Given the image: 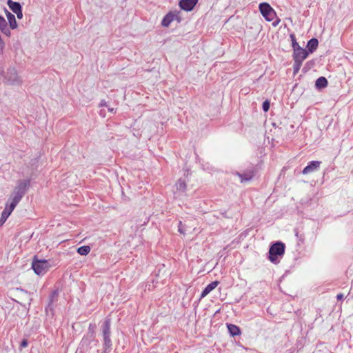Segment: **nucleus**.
<instances>
[{
  "mask_svg": "<svg viewBox=\"0 0 353 353\" xmlns=\"http://www.w3.org/2000/svg\"><path fill=\"white\" fill-rule=\"evenodd\" d=\"M176 190L181 192L186 191L187 185L185 180L180 179L176 183Z\"/></svg>",
  "mask_w": 353,
  "mask_h": 353,
  "instance_id": "obj_19",
  "label": "nucleus"
},
{
  "mask_svg": "<svg viewBox=\"0 0 353 353\" xmlns=\"http://www.w3.org/2000/svg\"><path fill=\"white\" fill-rule=\"evenodd\" d=\"M174 18V15L171 13L166 14L161 21V25L164 27H168L172 21H173Z\"/></svg>",
  "mask_w": 353,
  "mask_h": 353,
  "instance_id": "obj_17",
  "label": "nucleus"
},
{
  "mask_svg": "<svg viewBox=\"0 0 353 353\" xmlns=\"http://www.w3.org/2000/svg\"><path fill=\"white\" fill-rule=\"evenodd\" d=\"M7 4L10 9L14 13L21 9V6L18 2L12 1V0H8Z\"/></svg>",
  "mask_w": 353,
  "mask_h": 353,
  "instance_id": "obj_18",
  "label": "nucleus"
},
{
  "mask_svg": "<svg viewBox=\"0 0 353 353\" xmlns=\"http://www.w3.org/2000/svg\"><path fill=\"white\" fill-rule=\"evenodd\" d=\"M30 186L29 180L19 181L9 195L1 214L9 217L18 203L21 201Z\"/></svg>",
  "mask_w": 353,
  "mask_h": 353,
  "instance_id": "obj_1",
  "label": "nucleus"
},
{
  "mask_svg": "<svg viewBox=\"0 0 353 353\" xmlns=\"http://www.w3.org/2000/svg\"><path fill=\"white\" fill-rule=\"evenodd\" d=\"M178 231L181 233V234H184L185 233V230L183 229V224H182V222L180 221L179 222V230Z\"/></svg>",
  "mask_w": 353,
  "mask_h": 353,
  "instance_id": "obj_25",
  "label": "nucleus"
},
{
  "mask_svg": "<svg viewBox=\"0 0 353 353\" xmlns=\"http://www.w3.org/2000/svg\"><path fill=\"white\" fill-rule=\"evenodd\" d=\"M0 30L7 37H10L11 31L8 27L7 21L1 15H0Z\"/></svg>",
  "mask_w": 353,
  "mask_h": 353,
  "instance_id": "obj_12",
  "label": "nucleus"
},
{
  "mask_svg": "<svg viewBox=\"0 0 353 353\" xmlns=\"http://www.w3.org/2000/svg\"><path fill=\"white\" fill-rule=\"evenodd\" d=\"M259 10L268 21H272L276 16L275 11L268 3H260Z\"/></svg>",
  "mask_w": 353,
  "mask_h": 353,
  "instance_id": "obj_7",
  "label": "nucleus"
},
{
  "mask_svg": "<svg viewBox=\"0 0 353 353\" xmlns=\"http://www.w3.org/2000/svg\"><path fill=\"white\" fill-rule=\"evenodd\" d=\"M108 110L110 112H114V108H109Z\"/></svg>",
  "mask_w": 353,
  "mask_h": 353,
  "instance_id": "obj_29",
  "label": "nucleus"
},
{
  "mask_svg": "<svg viewBox=\"0 0 353 353\" xmlns=\"http://www.w3.org/2000/svg\"><path fill=\"white\" fill-rule=\"evenodd\" d=\"M100 106L101 107H103V106H107V103H106V101L105 100H102L100 103Z\"/></svg>",
  "mask_w": 353,
  "mask_h": 353,
  "instance_id": "obj_27",
  "label": "nucleus"
},
{
  "mask_svg": "<svg viewBox=\"0 0 353 353\" xmlns=\"http://www.w3.org/2000/svg\"><path fill=\"white\" fill-rule=\"evenodd\" d=\"M8 217L5 216L4 214H1V218H0V227L2 226L4 223L6 221Z\"/></svg>",
  "mask_w": 353,
  "mask_h": 353,
  "instance_id": "obj_23",
  "label": "nucleus"
},
{
  "mask_svg": "<svg viewBox=\"0 0 353 353\" xmlns=\"http://www.w3.org/2000/svg\"><path fill=\"white\" fill-rule=\"evenodd\" d=\"M270 109V102L266 100L263 103V110L265 112H268Z\"/></svg>",
  "mask_w": 353,
  "mask_h": 353,
  "instance_id": "obj_22",
  "label": "nucleus"
},
{
  "mask_svg": "<svg viewBox=\"0 0 353 353\" xmlns=\"http://www.w3.org/2000/svg\"><path fill=\"white\" fill-rule=\"evenodd\" d=\"M17 14V17L18 19H21L23 17V12H22V8L19 10H17V12H14Z\"/></svg>",
  "mask_w": 353,
  "mask_h": 353,
  "instance_id": "obj_26",
  "label": "nucleus"
},
{
  "mask_svg": "<svg viewBox=\"0 0 353 353\" xmlns=\"http://www.w3.org/2000/svg\"><path fill=\"white\" fill-rule=\"evenodd\" d=\"M227 327L230 334L232 336H239L241 334V330L238 326L233 324H228Z\"/></svg>",
  "mask_w": 353,
  "mask_h": 353,
  "instance_id": "obj_15",
  "label": "nucleus"
},
{
  "mask_svg": "<svg viewBox=\"0 0 353 353\" xmlns=\"http://www.w3.org/2000/svg\"><path fill=\"white\" fill-rule=\"evenodd\" d=\"M32 268L37 275H43L48 270L50 264L47 260H38L34 258L32 263Z\"/></svg>",
  "mask_w": 353,
  "mask_h": 353,
  "instance_id": "obj_6",
  "label": "nucleus"
},
{
  "mask_svg": "<svg viewBox=\"0 0 353 353\" xmlns=\"http://www.w3.org/2000/svg\"><path fill=\"white\" fill-rule=\"evenodd\" d=\"M197 3L198 0H181L179 6L182 10L191 11Z\"/></svg>",
  "mask_w": 353,
  "mask_h": 353,
  "instance_id": "obj_8",
  "label": "nucleus"
},
{
  "mask_svg": "<svg viewBox=\"0 0 353 353\" xmlns=\"http://www.w3.org/2000/svg\"><path fill=\"white\" fill-rule=\"evenodd\" d=\"M343 295L342 294H339L337 296H336V299L337 300H341L343 299Z\"/></svg>",
  "mask_w": 353,
  "mask_h": 353,
  "instance_id": "obj_28",
  "label": "nucleus"
},
{
  "mask_svg": "<svg viewBox=\"0 0 353 353\" xmlns=\"http://www.w3.org/2000/svg\"><path fill=\"white\" fill-rule=\"evenodd\" d=\"M5 12H6L7 19L9 22L10 28L11 29H16L17 28V23L14 15L13 14H12L11 12H10L6 9L5 10Z\"/></svg>",
  "mask_w": 353,
  "mask_h": 353,
  "instance_id": "obj_13",
  "label": "nucleus"
},
{
  "mask_svg": "<svg viewBox=\"0 0 353 353\" xmlns=\"http://www.w3.org/2000/svg\"><path fill=\"white\" fill-rule=\"evenodd\" d=\"M290 39H291V41H292V48H293L294 51L295 50H298V49L302 48L301 47L299 46V43H297L294 34H290Z\"/></svg>",
  "mask_w": 353,
  "mask_h": 353,
  "instance_id": "obj_21",
  "label": "nucleus"
},
{
  "mask_svg": "<svg viewBox=\"0 0 353 353\" xmlns=\"http://www.w3.org/2000/svg\"><path fill=\"white\" fill-rule=\"evenodd\" d=\"M321 162L319 161H312L303 170V174H307L319 170Z\"/></svg>",
  "mask_w": 353,
  "mask_h": 353,
  "instance_id": "obj_9",
  "label": "nucleus"
},
{
  "mask_svg": "<svg viewBox=\"0 0 353 353\" xmlns=\"http://www.w3.org/2000/svg\"><path fill=\"white\" fill-rule=\"evenodd\" d=\"M90 252V248L88 245L81 246L77 249V252L80 255L86 256Z\"/></svg>",
  "mask_w": 353,
  "mask_h": 353,
  "instance_id": "obj_20",
  "label": "nucleus"
},
{
  "mask_svg": "<svg viewBox=\"0 0 353 353\" xmlns=\"http://www.w3.org/2000/svg\"><path fill=\"white\" fill-rule=\"evenodd\" d=\"M319 45V41L316 39L312 38L310 40L308 41L307 44V48L308 49V51L310 52H313L314 50H316Z\"/></svg>",
  "mask_w": 353,
  "mask_h": 353,
  "instance_id": "obj_14",
  "label": "nucleus"
},
{
  "mask_svg": "<svg viewBox=\"0 0 353 353\" xmlns=\"http://www.w3.org/2000/svg\"><path fill=\"white\" fill-rule=\"evenodd\" d=\"M110 333V319H108L104 321L102 325L103 351L101 353H110L112 350Z\"/></svg>",
  "mask_w": 353,
  "mask_h": 353,
  "instance_id": "obj_2",
  "label": "nucleus"
},
{
  "mask_svg": "<svg viewBox=\"0 0 353 353\" xmlns=\"http://www.w3.org/2000/svg\"><path fill=\"white\" fill-rule=\"evenodd\" d=\"M308 52L303 49V48L301 49L295 50L293 52V59H294V65H293V73L294 74H296L303 63V61L307 57Z\"/></svg>",
  "mask_w": 353,
  "mask_h": 353,
  "instance_id": "obj_3",
  "label": "nucleus"
},
{
  "mask_svg": "<svg viewBox=\"0 0 353 353\" xmlns=\"http://www.w3.org/2000/svg\"><path fill=\"white\" fill-rule=\"evenodd\" d=\"M5 79L12 85H21L23 83L21 77L14 68H9L5 74Z\"/></svg>",
  "mask_w": 353,
  "mask_h": 353,
  "instance_id": "obj_5",
  "label": "nucleus"
},
{
  "mask_svg": "<svg viewBox=\"0 0 353 353\" xmlns=\"http://www.w3.org/2000/svg\"><path fill=\"white\" fill-rule=\"evenodd\" d=\"M236 174L240 178L241 182L244 183L250 181L254 176L253 170H246L243 173L236 172Z\"/></svg>",
  "mask_w": 353,
  "mask_h": 353,
  "instance_id": "obj_10",
  "label": "nucleus"
},
{
  "mask_svg": "<svg viewBox=\"0 0 353 353\" xmlns=\"http://www.w3.org/2000/svg\"><path fill=\"white\" fill-rule=\"evenodd\" d=\"M219 284V282L218 281H213L208 284L201 292V299H203L205 296H206L210 292L214 290L218 286Z\"/></svg>",
  "mask_w": 353,
  "mask_h": 353,
  "instance_id": "obj_11",
  "label": "nucleus"
},
{
  "mask_svg": "<svg viewBox=\"0 0 353 353\" xmlns=\"http://www.w3.org/2000/svg\"><path fill=\"white\" fill-rule=\"evenodd\" d=\"M327 85V80L324 77L318 78L315 82V86L318 89H322Z\"/></svg>",
  "mask_w": 353,
  "mask_h": 353,
  "instance_id": "obj_16",
  "label": "nucleus"
},
{
  "mask_svg": "<svg viewBox=\"0 0 353 353\" xmlns=\"http://www.w3.org/2000/svg\"><path fill=\"white\" fill-rule=\"evenodd\" d=\"M285 244L282 242H276L271 245L269 250V259L272 263H276L278 256L283 255Z\"/></svg>",
  "mask_w": 353,
  "mask_h": 353,
  "instance_id": "obj_4",
  "label": "nucleus"
},
{
  "mask_svg": "<svg viewBox=\"0 0 353 353\" xmlns=\"http://www.w3.org/2000/svg\"><path fill=\"white\" fill-rule=\"evenodd\" d=\"M28 345V341L26 339H23L21 342V344H20V347L21 348H24V347H26Z\"/></svg>",
  "mask_w": 353,
  "mask_h": 353,
  "instance_id": "obj_24",
  "label": "nucleus"
}]
</instances>
